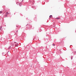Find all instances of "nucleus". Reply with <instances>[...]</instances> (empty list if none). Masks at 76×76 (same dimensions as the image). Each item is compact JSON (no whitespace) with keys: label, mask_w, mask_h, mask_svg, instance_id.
Returning <instances> with one entry per match:
<instances>
[{"label":"nucleus","mask_w":76,"mask_h":76,"mask_svg":"<svg viewBox=\"0 0 76 76\" xmlns=\"http://www.w3.org/2000/svg\"><path fill=\"white\" fill-rule=\"evenodd\" d=\"M50 18H53V16L52 15H50L49 16Z\"/></svg>","instance_id":"f257e3e1"},{"label":"nucleus","mask_w":76,"mask_h":76,"mask_svg":"<svg viewBox=\"0 0 76 76\" xmlns=\"http://www.w3.org/2000/svg\"><path fill=\"white\" fill-rule=\"evenodd\" d=\"M11 48V46H10V47H9L8 49V50H10V49Z\"/></svg>","instance_id":"f03ea898"},{"label":"nucleus","mask_w":76,"mask_h":76,"mask_svg":"<svg viewBox=\"0 0 76 76\" xmlns=\"http://www.w3.org/2000/svg\"><path fill=\"white\" fill-rule=\"evenodd\" d=\"M8 14H9V13L7 12H6V15H8Z\"/></svg>","instance_id":"7ed1b4c3"},{"label":"nucleus","mask_w":76,"mask_h":76,"mask_svg":"<svg viewBox=\"0 0 76 76\" xmlns=\"http://www.w3.org/2000/svg\"><path fill=\"white\" fill-rule=\"evenodd\" d=\"M71 59H72H72H73V56H71Z\"/></svg>","instance_id":"20e7f679"},{"label":"nucleus","mask_w":76,"mask_h":76,"mask_svg":"<svg viewBox=\"0 0 76 76\" xmlns=\"http://www.w3.org/2000/svg\"><path fill=\"white\" fill-rule=\"evenodd\" d=\"M5 18H7V15H5Z\"/></svg>","instance_id":"39448f33"},{"label":"nucleus","mask_w":76,"mask_h":76,"mask_svg":"<svg viewBox=\"0 0 76 76\" xmlns=\"http://www.w3.org/2000/svg\"><path fill=\"white\" fill-rule=\"evenodd\" d=\"M18 44L17 43L16 44H15V46H18Z\"/></svg>","instance_id":"423d86ee"},{"label":"nucleus","mask_w":76,"mask_h":76,"mask_svg":"<svg viewBox=\"0 0 76 76\" xmlns=\"http://www.w3.org/2000/svg\"><path fill=\"white\" fill-rule=\"evenodd\" d=\"M57 19H60V18H56Z\"/></svg>","instance_id":"0eeeda50"},{"label":"nucleus","mask_w":76,"mask_h":76,"mask_svg":"<svg viewBox=\"0 0 76 76\" xmlns=\"http://www.w3.org/2000/svg\"><path fill=\"white\" fill-rule=\"evenodd\" d=\"M1 28H2V27L1 26L0 27V29H1V31L2 29H1Z\"/></svg>","instance_id":"6e6552de"},{"label":"nucleus","mask_w":76,"mask_h":76,"mask_svg":"<svg viewBox=\"0 0 76 76\" xmlns=\"http://www.w3.org/2000/svg\"><path fill=\"white\" fill-rule=\"evenodd\" d=\"M1 13H2V11H0V14Z\"/></svg>","instance_id":"1a4fd4ad"},{"label":"nucleus","mask_w":76,"mask_h":76,"mask_svg":"<svg viewBox=\"0 0 76 76\" xmlns=\"http://www.w3.org/2000/svg\"><path fill=\"white\" fill-rule=\"evenodd\" d=\"M52 45H53V46H55V44H53Z\"/></svg>","instance_id":"9d476101"},{"label":"nucleus","mask_w":76,"mask_h":76,"mask_svg":"<svg viewBox=\"0 0 76 76\" xmlns=\"http://www.w3.org/2000/svg\"><path fill=\"white\" fill-rule=\"evenodd\" d=\"M74 53H76V51H75L74 52Z\"/></svg>","instance_id":"9b49d317"},{"label":"nucleus","mask_w":76,"mask_h":76,"mask_svg":"<svg viewBox=\"0 0 76 76\" xmlns=\"http://www.w3.org/2000/svg\"><path fill=\"white\" fill-rule=\"evenodd\" d=\"M28 25H29V24H27V25H26V26H27Z\"/></svg>","instance_id":"f8f14e48"},{"label":"nucleus","mask_w":76,"mask_h":76,"mask_svg":"<svg viewBox=\"0 0 76 76\" xmlns=\"http://www.w3.org/2000/svg\"><path fill=\"white\" fill-rule=\"evenodd\" d=\"M18 32V30L16 31V32Z\"/></svg>","instance_id":"ddd939ff"},{"label":"nucleus","mask_w":76,"mask_h":76,"mask_svg":"<svg viewBox=\"0 0 76 76\" xmlns=\"http://www.w3.org/2000/svg\"><path fill=\"white\" fill-rule=\"evenodd\" d=\"M14 43H16V42H14Z\"/></svg>","instance_id":"4468645a"},{"label":"nucleus","mask_w":76,"mask_h":76,"mask_svg":"<svg viewBox=\"0 0 76 76\" xmlns=\"http://www.w3.org/2000/svg\"><path fill=\"white\" fill-rule=\"evenodd\" d=\"M16 26V27H18V26Z\"/></svg>","instance_id":"2eb2a0df"},{"label":"nucleus","mask_w":76,"mask_h":76,"mask_svg":"<svg viewBox=\"0 0 76 76\" xmlns=\"http://www.w3.org/2000/svg\"><path fill=\"white\" fill-rule=\"evenodd\" d=\"M74 53V52H73L72 53V54H73V53Z\"/></svg>","instance_id":"dca6fc26"},{"label":"nucleus","mask_w":76,"mask_h":76,"mask_svg":"<svg viewBox=\"0 0 76 76\" xmlns=\"http://www.w3.org/2000/svg\"><path fill=\"white\" fill-rule=\"evenodd\" d=\"M4 53H2V54H3Z\"/></svg>","instance_id":"f3484780"},{"label":"nucleus","mask_w":76,"mask_h":76,"mask_svg":"<svg viewBox=\"0 0 76 76\" xmlns=\"http://www.w3.org/2000/svg\"><path fill=\"white\" fill-rule=\"evenodd\" d=\"M9 51H8V53H9Z\"/></svg>","instance_id":"a211bd4d"},{"label":"nucleus","mask_w":76,"mask_h":76,"mask_svg":"<svg viewBox=\"0 0 76 76\" xmlns=\"http://www.w3.org/2000/svg\"><path fill=\"white\" fill-rule=\"evenodd\" d=\"M31 67H32V66L31 65Z\"/></svg>","instance_id":"6ab92c4d"}]
</instances>
